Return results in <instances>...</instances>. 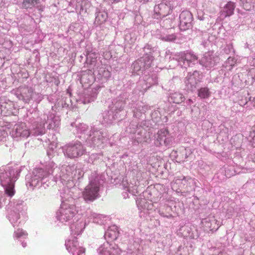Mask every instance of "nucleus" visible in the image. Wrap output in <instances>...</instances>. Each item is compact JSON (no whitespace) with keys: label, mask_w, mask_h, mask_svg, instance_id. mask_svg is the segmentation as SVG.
I'll return each mask as SVG.
<instances>
[{"label":"nucleus","mask_w":255,"mask_h":255,"mask_svg":"<svg viewBox=\"0 0 255 255\" xmlns=\"http://www.w3.org/2000/svg\"><path fill=\"white\" fill-rule=\"evenodd\" d=\"M21 169L17 167L2 166L0 168V182L5 194L12 197L15 194L14 182L18 179Z\"/></svg>","instance_id":"1"},{"label":"nucleus","mask_w":255,"mask_h":255,"mask_svg":"<svg viewBox=\"0 0 255 255\" xmlns=\"http://www.w3.org/2000/svg\"><path fill=\"white\" fill-rule=\"evenodd\" d=\"M54 165H55L54 162L50 161L47 163L45 169L36 168L31 172L27 174L25 180L27 188L33 189L35 187H40L42 184H45L51 174L50 168H52Z\"/></svg>","instance_id":"2"},{"label":"nucleus","mask_w":255,"mask_h":255,"mask_svg":"<svg viewBox=\"0 0 255 255\" xmlns=\"http://www.w3.org/2000/svg\"><path fill=\"white\" fill-rule=\"evenodd\" d=\"M45 123L48 124L47 127L48 129H55L60 125V117L52 113L41 115L33 125L32 133L34 135H41L45 133Z\"/></svg>","instance_id":"3"},{"label":"nucleus","mask_w":255,"mask_h":255,"mask_svg":"<svg viewBox=\"0 0 255 255\" xmlns=\"http://www.w3.org/2000/svg\"><path fill=\"white\" fill-rule=\"evenodd\" d=\"M90 181L83 192V197L86 202H93L99 197L100 186L104 180L103 176L96 172L93 173Z\"/></svg>","instance_id":"4"},{"label":"nucleus","mask_w":255,"mask_h":255,"mask_svg":"<svg viewBox=\"0 0 255 255\" xmlns=\"http://www.w3.org/2000/svg\"><path fill=\"white\" fill-rule=\"evenodd\" d=\"M143 51L145 55L135 61L132 65L133 72L137 75H139L144 70L149 68L153 60V57L151 55L150 45H146L143 48Z\"/></svg>","instance_id":"5"},{"label":"nucleus","mask_w":255,"mask_h":255,"mask_svg":"<svg viewBox=\"0 0 255 255\" xmlns=\"http://www.w3.org/2000/svg\"><path fill=\"white\" fill-rule=\"evenodd\" d=\"M78 213V211L75 205L63 202L57 212L56 218L62 223L70 224L73 221L76 214Z\"/></svg>","instance_id":"6"},{"label":"nucleus","mask_w":255,"mask_h":255,"mask_svg":"<svg viewBox=\"0 0 255 255\" xmlns=\"http://www.w3.org/2000/svg\"><path fill=\"white\" fill-rule=\"evenodd\" d=\"M74 169V167L73 166L65 165L60 167H55L54 166L52 168H50L51 174L54 175L55 181L57 182L59 180L63 184L64 182L73 178V171Z\"/></svg>","instance_id":"7"},{"label":"nucleus","mask_w":255,"mask_h":255,"mask_svg":"<svg viewBox=\"0 0 255 255\" xmlns=\"http://www.w3.org/2000/svg\"><path fill=\"white\" fill-rule=\"evenodd\" d=\"M24 207V203L22 201H17L16 203L10 205L7 217L14 227L17 226L20 223L19 219L20 214H22L23 211Z\"/></svg>","instance_id":"8"},{"label":"nucleus","mask_w":255,"mask_h":255,"mask_svg":"<svg viewBox=\"0 0 255 255\" xmlns=\"http://www.w3.org/2000/svg\"><path fill=\"white\" fill-rule=\"evenodd\" d=\"M62 151L65 156L74 158L82 155L85 149L80 142H76L63 146Z\"/></svg>","instance_id":"9"},{"label":"nucleus","mask_w":255,"mask_h":255,"mask_svg":"<svg viewBox=\"0 0 255 255\" xmlns=\"http://www.w3.org/2000/svg\"><path fill=\"white\" fill-rule=\"evenodd\" d=\"M33 129L30 131L25 123H18L14 125L12 128L10 134L11 137L16 140H21L27 138L30 134H32Z\"/></svg>","instance_id":"10"},{"label":"nucleus","mask_w":255,"mask_h":255,"mask_svg":"<svg viewBox=\"0 0 255 255\" xmlns=\"http://www.w3.org/2000/svg\"><path fill=\"white\" fill-rule=\"evenodd\" d=\"M173 138L166 128L159 130L154 135V144L157 146L169 147L173 142Z\"/></svg>","instance_id":"11"},{"label":"nucleus","mask_w":255,"mask_h":255,"mask_svg":"<svg viewBox=\"0 0 255 255\" xmlns=\"http://www.w3.org/2000/svg\"><path fill=\"white\" fill-rule=\"evenodd\" d=\"M176 59L182 67L187 68L197 63L198 57L192 52L186 51L177 54Z\"/></svg>","instance_id":"12"},{"label":"nucleus","mask_w":255,"mask_h":255,"mask_svg":"<svg viewBox=\"0 0 255 255\" xmlns=\"http://www.w3.org/2000/svg\"><path fill=\"white\" fill-rule=\"evenodd\" d=\"M106 133L101 130L94 128L86 140L90 146H100L106 141Z\"/></svg>","instance_id":"13"},{"label":"nucleus","mask_w":255,"mask_h":255,"mask_svg":"<svg viewBox=\"0 0 255 255\" xmlns=\"http://www.w3.org/2000/svg\"><path fill=\"white\" fill-rule=\"evenodd\" d=\"M67 251L72 255H85V249L80 246L76 238L71 236L65 242Z\"/></svg>","instance_id":"14"},{"label":"nucleus","mask_w":255,"mask_h":255,"mask_svg":"<svg viewBox=\"0 0 255 255\" xmlns=\"http://www.w3.org/2000/svg\"><path fill=\"white\" fill-rule=\"evenodd\" d=\"M202 76L197 71L189 72L185 79V83L188 90L194 91L198 84L201 82Z\"/></svg>","instance_id":"15"},{"label":"nucleus","mask_w":255,"mask_h":255,"mask_svg":"<svg viewBox=\"0 0 255 255\" xmlns=\"http://www.w3.org/2000/svg\"><path fill=\"white\" fill-rule=\"evenodd\" d=\"M98 252L100 255H119L120 250L115 244L107 241L98 248Z\"/></svg>","instance_id":"16"},{"label":"nucleus","mask_w":255,"mask_h":255,"mask_svg":"<svg viewBox=\"0 0 255 255\" xmlns=\"http://www.w3.org/2000/svg\"><path fill=\"white\" fill-rule=\"evenodd\" d=\"M15 94L19 100L28 103L32 99L34 92L30 87L22 86L16 90Z\"/></svg>","instance_id":"17"},{"label":"nucleus","mask_w":255,"mask_h":255,"mask_svg":"<svg viewBox=\"0 0 255 255\" xmlns=\"http://www.w3.org/2000/svg\"><path fill=\"white\" fill-rule=\"evenodd\" d=\"M218 60V57L214 54L213 52H208L204 54L199 60V63L209 70L216 65Z\"/></svg>","instance_id":"18"},{"label":"nucleus","mask_w":255,"mask_h":255,"mask_svg":"<svg viewBox=\"0 0 255 255\" xmlns=\"http://www.w3.org/2000/svg\"><path fill=\"white\" fill-rule=\"evenodd\" d=\"M179 27L181 30L184 31L191 27L193 16L190 11H182L179 15Z\"/></svg>","instance_id":"19"},{"label":"nucleus","mask_w":255,"mask_h":255,"mask_svg":"<svg viewBox=\"0 0 255 255\" xmlns=\"http://www.w3.org/2000/svg\"><path fill=\"white\" fill-rule=\"evenodd\" d=\"M81 216L76 222L70 225L71 232L74 235L80 234L83 231L87 225L89 224L86 220V218L82 215Z\"/></svg>","instance_id":"20"},{"label":"nucleus","mask_w":255,"mask_h":255,"mask_svg":"<svg viewBox=\"0 0 255 255\" xmlns=\"http://www.w3.org/2000/svg\"><path fill=\"white\" fill-rule=\"evenodd\" d=\"M79 215L86 217L88 223L90 221H92L97 224H102L103 219L104 218L103 215L94 213L90 209H83L82 212L78 214V215Z\"/></svg>","instance_id":"21"},{"label":"nucleus","mask_w":255,"mask_h":255,"mask_svg":"<svg viewBox=\"0 0 255 255\" xmlns=\"http://www.w3.org/2000/svg\"><path fill=\"white\" fill-rule=\"evenodd\" d=\"M13 102L6 98L0 100V115L3 116H8L13 114L14 109Z\"/></svg>","instance_id":"22"},{"label":"nucleus","mask_w":255,"mask_h":255,"mask_svg":"<svg viewBox=\"0 0 255 255\" xmlns=\"http://www.w3.org/2000/svg\"><path fill=\"white\" fill-rule=\"evenodd\" d=\"M154 11L156 14L160 17H165L169 14L170 9L169 6L165 3H160L155 5Z\"/></svg>","instance_id":"23"},{"label":"nucleus","mask_w":255,"mask_h":255,"mask_svg":"<svg viewBox=\"0 0 255 255\" xmlns=\"http://www.w3.org/2000/svg\"><path fill=\"white\" fill-rule=\"evenodd\" d=\"M235 8V3L232 1H229L224 6L222 10L220 11V16L224 18L233 14Z\"/></svg>","instance_id":"24"},{"label":"nucleus","mask_w":255,"mask_h":255,"mask_svg":"<svg viewBox=\"0 0 255 255\" xmlns=\"http://www.w3.org/2000/svg\"><path fill=\"white\" fill-rule=\"evenodd\" d=\"M118 235V227L115 225H113L109 227L105 232V238L109 242L110 241H113L117 238Z\"/></svg>","instance_id":"25"},{"label":"nucleus","mask_w":255,"mask_h":255,"mask_svg":"<svg viewBox=\"0 0 255 255\" xmlns=\"http://www.w3.org/2000/svg\"><path fill=\"white\" fill-rule=\"evenodd\" d=\"M115 112L111 109L108 111L105 112L103 114V122L108 124L112 123L118 118L117 114H115Z\"/></svg>","instance_id":"26"},{"label":"nucleus","mask_w":255,"mask_h":255,"mask_svg":"<svg viewBox=\"0 0 255 255\" xmlns=\"http://www.w3.org/2000/svg\"><path fill=\"white\" fill-rule=\"evenodd\" d=\"M71 130L74 134L84 133L88 129V126L83 123H72Z\"/></svg>","instance_id":"27"},{"label":"nucleus","mask_w":255,"mask_h":255,"mask_svg":"<svg viewBox=\"0 0 255 255\" xmlns=\"http://www.w3.org/2000/svg\"><path fill=\"white\" fill-rule=\"evenodd\" d=\"M175 182L177 183H181L183 186H186V188L188 189V187H191L194 184V181L193 179L189 177L177 176L176 177Z\"/></svg>","instance_id":"28"},{"label":"nucleus","mask_w":255,"mask_h":255,"mask_svg":"<svg viewBox=\"0 0 255 255\" xmlns=\"http://www.w3.org/2000/svg\"><path fill=\"white\" fill-rule=\"evenodd\" d=\"M137 205L139 210H143L144 213H148L147 211L151 210L152 204L147 201L145 199H138L136 201Z\"/></svg>","instance_id":"29"},{"label":"nucleus","mask_w":255,"mask_h":255,"mask_svg":"<svg viewBox=\"0 0 255 255\" xmlns=\"http://www.w3.org/2000/svg\"><path fill=\"white\" fill-rule=\"evenodd\" d=\"M143 82L145 83V86H143V89L146 90L152 85L157 84V77L155 74H153L150 76H145Z\"/></svg>","instance_id":"30"},{"label":"nucleus","mask_w":255,"mask_h":255,"mask_svg":"<svg viewBox=\"0 0 255 255\" xmlns=\"http://www.w3.org/2000/svg\"><path fill=\"white\" fill-rule=\"evenodd\" d=\"M108 18V14L104 10H100L96 12L95 24L96 25H101L104 23Z\"/></svg>","instance_id":"31"},{"label":"nucleus","mask_w":255,"mask_h":255,"mask_svg":"<svg viewBox=\"0 0 255 255\" xmlns=\"http://www.w3.org/2000/svg\"><path fill=\"white\" fill-rule=\"evenodd\" d=\"M217 221L214 218L209 217L207 218H205L202 221V224L207 228L210 229V230H213L216 229L215 225L216 224Z\"/></svg>","instance_id":"32"},{"label":"nucleus","mask_w":255,"mask_h":255,"mask_svg":"<svg viewBox=\"0 0 255 255\" xmlns=\"http://www.w3.org/2000/svg\"><path fill=\"white\" fill-rule=\"evenodd\" d=\"M240 3L246 10L255 9V0H240Z\"/></svg>","instance_id":"33"},{"label":"nucleus","mask_w":255,"mask_h":255,"mask_svg":"<svg viewBox=\"0 0 255 255\" xmlns=\"http://www.w3.org/2000/svg\"><path fill=\"white\" fill-rule=\"evenodd\" d=\"M123 188L125 191H128V193L131 194L133 195H136V194L138 193V186L135 184L134 185L131 183L128 184L124 183L123 184Z\"/></svg>","instance_id":"34"},{"label":"nucleus","mask_w":255,"mask_h":255,"mask_svg":"<svg viewBox=\"0 0 255 255\" xmlns=\"http://www.w3.org/2000/svg\"><path fill=\"white\" fill-rule=\"evenodd\" d=\"M125 103L124 101L120 100L114 101L113 102V105L111 107L114 112L117 114L119 112L122 111L125 107Z\"/></svg>","instance_id":"35"},{"label":"nucleus","mask_w":255,"mask_h":255,"mask_svg":"<svg viewBox=\"0 0 255 255\" xmlns=\"http://www.w3.org/2000/svg\"><path fill=\"white\" fill-rule=\"evenodd\" d=\"M138 132L135 134L134 137V142H136L137 143H141L143 142H146L147 138L144 134L145 133V131L143 129H138Z\"/></svg>","instance_id":"36"},{"label":"nucleus","mask_w":255,"mask_h":255,"mask_svg":"<svg viewBox=\"0 0 255 255\" xmlns=\"http://www.w3.org/2000/svg\"><path fill=\"white\" fill-rule=\"evenodd\" d=\"M98 54L95 51H87V61L90 64H94Z\"/></svg>","instance_id":"37"},{"label":"nucleus","mask_w":255,"mask_h":255,"mask_svg":"<svg viewBox=\"0 0 255 255\" xmlns=\"http://www.w3.org/2000/svg\"><path fill=\"white\" fill-rule=\"evenodd\" d=\"M184 100V97L180 93L175 92L171 94L170 96V100L173 103L176 104H179L183 102Z\"/></svg>","instance_id":"38"},{"label":"nucleus","mask_w":255,"mask_h":255,"mask_svg":"<svg viewBox=\"0 0 255 255\" xmlns=\"http://www.w3.org/2000/svg\"><path fill=\"white\" fill-rule=\"evenodd\" d=\"M211 92L207 87H203L198 91V96L201 99H206L210 97Z\"/></svg>","instance_id":"39"},{"label":"nucleus","mask_w":255,"mask_h":255,"mask_svg":"<svg viewBox=\"0 0 255 255\" xmlns=\"http://www.w3.org/2000/svg\"><path fill=\"white\" fill-rule=\"evenodd\" d=\"M27 233L22 229H18L14 232L13 237L16 239L21 240L27 238Z\"/></svg>","instance_id":"40"},{"label":"nucleus","mask_w":255,"mask_h":255,"mask_svg":"<svg viewBox=\"0 0 255 255\" xmlns=\"http://www.w3.org/2000/svg\"><path fill=\"white\" fill-rule=\"evenodd\" d=\"M36 4H38L33 0H23L22 2V6L25 8H31Z\"/></svg>","instance_id":"41"},{"label":"nucleus","mask_w":255,"mask_h":255,"mask_svg":"<svg viewBox=\"0 0 255 255\" xmlns=\"http://www.w3.org/2000/svg\"><path fill=\"white\" fill-rule=\"evenodd\" d=\"M95 99V96L93 95L92 96H90L89 91H87V93L85 94V96L84 97L81 98V101L83 104H86L94 101Z\"/></svg>","instance_id":"42"},{"label":"nucleus","mask_w":255,"mask_h":255,"mask_svg":"<svg viewBox=\"0 0 255 255\" xmlns=\"http://www.w3.org/2000/svg\"><path fill=\"white\" fill-rule=\"evenodd\" d=\"M176 36L174 34L162 35L160 39L164 41L171 42L176 39Z\"/></svg>","instance_id":"43"},{"label":"nucleus","mask_w":255,"mask_h":255,"mask_svg":"<svg viewBox=\"0 0 255 255\" xmlns=\"http://www.w3.org/2000/svg\"><path fill=\"white\" fill-rule=\"evenodd\" d=\"M236 60L235 59V58L232 57H229L226 62V66H226V67H227L229 65V66L230 67V68H229V69L230 70L231 68L233 66H234V65L236 63Z\"/></svg>","instance_id":"44"},{"label":"nucleus","mask_w":255,"mask_h":255,"mask_svg":"<svg viewBox=\"0 0 255 255\" xmlns=\"http://www.w3.org/2000/svg\"><path fill=\"white\" fill-rule=\"evenodd\" d=\"M7 137V133L5 130L0 128V143L6 141Z\"/></svg>","instance_id":"45"},{"label":"nucleus","mask_w":255,"mask_h":255,"mask_svg":"<svg viewBox=\"0 0 255 255\" xmlns=\"http://www.w3.org/2000/svg\"><path fill=\"white\" fill-rule=\"evenodd\" d=\"M131 35V34H129V35H126L125 37V40L128 41V43H132L134 42L135 39H132L131 38L130 41L128 40V37Z\"/></svg>","instance_id":"46"},{"label":"nucleus","mask_w":255,"mask_h":255,"mask_svg":"<svg viewBox=\"0 0 255 255\" xmlns=\"http://www.w3.org/2000/svg\"><path fill=\"white\" fill-rule=\"evenodd\" d=\"M110 73L108 71H106L105 70H104V74L102 76H103L105 78H107V77H109L110 76Z\"/></svg>","instance_id":"47"},{"label":"nucleus","mask_w":255,"mask_h":255,"mask_svg":"<svg viewBox=\"0 0 255 255\" xmlns=\"http://www.w3.org/2000/svg\"><path fill=\"white\" fill-rule=\"evenodd\" d=\"M127 192H128L127 191H126L125 192L123 193V195L124 198L128 197V193Z\"/></svg>","instance_id":"48"},{"label":"nucleus","mask_w":255,"mask_h":255,"mask_svg":"<svg viewBox=\"0 0 255 255\" xmlns=\"http://www.w3.org/2000/svg\"><path fill=\"white\" fill-rule=\"evenodd\" d=\"M44 6H42V5L37 6V8H38L39 10L43 11V9H44Z\"/></svg>","instance_id":"49"},{"label":"nucleus","mask_w":255,"mask_h":255,"mask_svg":"<svg viewBox=\"0 0 255 255\" xmlns=\"http://www.w3.org/2000/svg\"><path fill=\"white\" fill-rule=\"evenodd\" d=\"M193 103V101H192V100L191 99H189V100L187 101V104H188V105H191V104H192Z\"/></svg>","instance_id":"50"},{"label":"nucleus","mask_w":255,"mask_h":255,"mask_svg":"<svg viewBox=\"0 0 255 255\" xmlns=\"http://www.w3.org/2000/svg\"><path fill=\"white\" fill-rule=\"evenodd\" d=\"M21 244H22V246L23 248H25L26 246V243L22 242Z\"/></svg>","instance_id":"51"},{"label":"nucleus","mask_w":255,"mask_h":255,"mask_svg":"<svg viewBox=\"0 0 255 255\" xmlns=\"http://www.w3.org/2000/svg\"><path fill=\"white\" fill-rule=\"evenodd\" d=\"M47 154H48V155L49 156H50L51 155V153H50V152L49 151H48V152H47Z\"/></svg>","instance_id":"52"},{"label":"nucleus","mask_w":255,"mask_h":255,"mask_svg":"<svg viewBox=\"0 0 255 255\" xmlns=\"http://www.w3.org/2000/svg\"><path fill=\"white\" fill-rule=\"evenodd\" d=\"M1 205H2V202L1 201V200L0 199V207H1Z\"/></svg>","instance_id":"53"},{"label":"nucleus","mask_w":255,"mask_h":255,"mask_svg":"<svg viewBox=\"0 0 255 255\" xmlns=\"http://www.w3.org/2000/svg\"><path fill=\"white\" fill-rule=\"evenodd\" d=\"M134 116L136 117L137 116V113L135 114V113L134 112Z\"/></svg>","instance_id":"54"},{"label":"nucleus","mask_w":255,"mask_h":255,"mask_svg":"<svg viewBox=\"0 0 255 255\" xmlns=\"http://www.w3.org/2000/svg\"><path fill=\"white\" fill-rule=\"evenodd\" d=\"M128 128H127V131H128Z\"/></svg>","instance_id":"55"}]
</instances>
